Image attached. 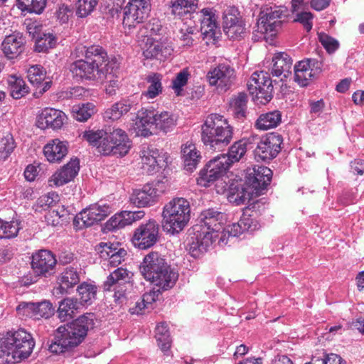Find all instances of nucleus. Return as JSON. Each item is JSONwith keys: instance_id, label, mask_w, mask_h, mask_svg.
I'll use <instances>...</instances> for the list:
<instances>
[{"instance_id": "4468645a", "label": "nucleus", "mask_w": 364, "mask_h": 364, "mask_svg": "<svg viewBox=\"0 0 364 364\" xmlns=\"http://www.w3.org/2000/svg\"><path fill=\"white\" fill-rule=\"evenodd\" d=\"M111 213V208L106 204L99 203L90 205L79 213L74 219V223L79 228L90 227L104 220Z\"/></svg>"}, {"instance_id": "6e6d98bb", "label": "nucleus", "mask_w": 364, "mask_h": 364, "mask_svg": "<svg viewBox=\"0 0 364 364\" xmlns=\"http://www.w3.org/2000/svg\"><path fill=\"white\" fill-rule=\"evenodd\" d=\"M247 97L245 93H239L230 102V107L236 117L240 118L245 115Z\"/></svg>"}, {"instance_id": "79ce46f5", "label": "nucleus", "mask_w": 364, "mask_h": 364, "mask_svg": "<svg viewBox=\"0 0 364 364\" xmlns=\"http://www.w3.org/2000/svg\"><path fill=\"white\" fill-rule=\"evenodd\" d=\"M249 142L247 139H242L237 141H235L228 150V154H220V156H223L227 160V163L229 167L235 162L239 161L242 157L245 154L247 145Z\"/></svg>"}, {"instance_id": "2eb2a0df", "label": "nucleus", "mask_w": 364, "mask_h": 364, "mask_svg": "<svg viewBox=\"0 0 364 364\" xmlns=\"http://www.w3.org/2000/svg\"><path fill=\"white\" fill-rule=\"evenodd\" d=\"M208 80L219 92H225L230 88L235 79V70L227 63H220L208 71Z\"/></svg>"}, {"instance_id": "c9c22d12", "label": "nucleus", "mask_w": 364, "mask_h": 364, "mask_svg": "<svg viewBox=\"0 0 364 364\" xmlns=\"http://www.w3.org/2000/svg\"><path fill=\"white\" fill-rule=\"evenodd\" d=\"M135 105L134 102L129 98L122 99L105 111L104 118L117 120L127 114Z\"/></svg>"}, {"instance_id": "e2e57ef3", "label": "nucleus", "mask_w": 364, "mask_h": 364, "mask_svg": "<svg viewBox=\"0 0 364 364\" xmlns=\"http://www.w3.org/2000/svg\"><path fill=\"white\" fill-rule=\"evenodd\" d=\"M303 10L301 9L299 11L292 12V14H296L294 21L302 24L304 28L307 32H309L312 29L314 15L310 11Z\"/></svg>"}, {"instance_id": "6e6552de", "label": "nucleus", "mask_w": 364, "mask_h": 364, "mask_svg": "<svg viewBox=\"0 0 364 364\" xmlns=\"http://www.w3.org/2000/svg\"><path fill=\"white\" fill-rule=\"evenodd\" d=\"M288 9L282 6H265L261 9L256 29L253 33L255 41L266 40L276 36L281 27L282 18L287 16Z\"/></svg>"}, {"instance_id": "3c124183", "label": "nucleus", "mask_w": 364, "mask_h": 364, "mask_svg": "<svg viewBox=\"0 0 364 364\" xmlns=\"http://www.w3.org/2000/svg\"><path fill=\"white\" fill-rule=\"evenodd\" d=\"M47 0H17V6L22 11L41 14L44 11Z\"/></svg>"}, {"instance_id": "338daca9", "label": "nucleus", "mask_w": 364, "mask_h": 364, "mask_svg": "<svg viewBox=\"0 0 364 364\" xmlns=\"http://www.w3.org/2000/svg\"><path fill=\"white\" fill-rule=\"evenodd\" d=\"M73 14V9L70 5L59 4L55 11L57 19L62 23H67Z\"/></svg>"}, {"instance_id": "bb28decb", "label": "nucleus", "mask_w": 364, "mask_h": 364, "mask_svg": "<svg viewBox=\"0 0 364 364\" xmlns=\"http://www.w3.org/2000/svg\"><path fill=\"white\" fill-rule=\"evenodd\" d=\"M79 170V160L77 159H71L51 176L48 180L49 186L59 187L70 182L77 175Z\"/></svg>"}, {"instance_id": "f8f14e48", "label": "nucleus", "mask_w": 364, "mask_h": 364, "mask_svg": "<svg viewBox=\"0 0 364 364\" xmlns=\"http://www.w3.org/2000/svg\"><path fill=\"white\" fill-rule=\"evenodd\" d=\"M228 159L223 156H218L211 159L200 170L197 183L199 186L208 187L219 180L230 168L227 163Z\"/></svg>"}, {"instance_id": "a18cd8bd", "label": "nucleus", "mask_w": 364, "mask_h": 364, "mask_svg": "<svg viewBox=\"0 0 364 364\" xmlns=\"http://www.w3.org/2000/svg\"><path fill=\"white\" fill-rule=\"evenodd\" d=\"M161 80L162 77L159 74L151 73L149 75L146 80L149 85L147 90L142 93V96L146 100H152L159 95L163 90Z\"/></svg>"}, {"instance_id": "1a4fd4ad", "label": "nucleus", "mask_w": 364, "mask_h": 364, "mask_svg": "<svg viewBox=\"0 0 364 364\" xmlns=\"http://www.w3.org/2000/svg\"><path fill=\"white\" fill-rule=\"evenodd\" d=\"M247 88L253 100L259 103L265 105L272 97L273 86L267 72H254L248 82Z\"/></svg>"}, {"instance_id": "13d9d810", "label": "nucleus", "mask_w": 364, "mask_h": 364, "mask_svg": "<svg viewBox=\"0 0 364 364\" xmlns=\"http://www.w3.org/2000/svg\"><path fill=\"white\" fill-rule=\"evenodd\" d=\"M191 76L188 68H183L178 73L172 81V88L177 96L181 95L183 87L187 84L188 80Z\"/></svg>"}, {"instance_id": "20e7f679", "label": "nucleus", "mask_w": 364, "mask_h": 364, "mask_svg": "<svg viewBox=\"0 0 364 364\" xmlns=\"http://www.w3.org/2000/svg\"><path fill=\"white\" fill-rule=\"evenodd\" d=\"M35 341L23 328L9 331L0 339V358L8 364H15L27 358L32 353Z\"/></svg>"}, {"instance_id": "72a5a7b5", "label": "nucleus", "mask_w": 364, "mask_h": 364, "mask_svg": "<svg viewBox=\"0 0 364 364\" xmlns=\"http://www.w3.org/2000/svg\"><path fill=\"white\" fill-rule=\"evenodd\" d=\"M27 77L33 86L40 89V94L47 91L51 86V81H46V72L40 65L31 66L27 70Z\"/></svg>"}, {"instance_id": "b1692460", "label": "nucleus", "mask_w": 364, "mask_h": 364, "mask_svg": "<svg viewBox=\"0 0 364 364\" xmlns=\"http://www.w3.org/2000/svg\"><path fill=\"white\" fill-rule=\"evenodd\" d=\"M154 109L141 108L138 111L133 128L137 136L148 137L156 134Z\"/></svg>"}, {"instance_id": "2f4dec72", "label": "nucleus", "mask_w": 364, "mask_h": 364, "mask_svg": "<svg viewBox=\"0 0 364 364\" xmlns=\"http://www.w3.org/2000/svg\"><path fill=\"white\" fill-rule=\"evenodd\" d=\"M181 155L184 168L193 172L201 160L200 152L192 141H187L181 146Z\"/></svg>"}, {"instance_id": "bf43d9fd", "label": "nucleus", "mask_w": 364, "mask_h": 364, "mask_svg": "<svg viewBox=\"0 0 364 364\" xmlns=\"http://www.w3.org/2000/svg\"><path fill=\"white\" fill-rule=\"evenodd\" d=\"M121 225L123 228L132 225L133 223L141 219L144 216V212L139 211H122L117 213Z\"/></svg>"}, {"instance_id": "ddd939ff", "label": "nucleus", "mask_w": 364, "mask_h": 364, "mask_svg": "<svg viewBox=\"0 0 364 364\" xmlns=\"http://www.w3.org/2000/svg\"><path fill=\"white\" fill-rule=\"evenodd\" d=\"M159 227L154 220L141 224L134 233L132 241L135 247L146 250L156 244L159 237Z\"/></svg>"}, {"instance_id": "6ab92c4d", "label": "nucleus", "mask_w": 364, "mask_h": 364, "mask_svg": "<svg viewBox=\"0 0 364 364\" xmlns=\"http://www.w3.org/2000/svg\"><path fill=\"white\" fill-rule=\"evenodd\" d=\"M200 32L203 38L214 43L220 34L216 11L213 8H204L200 11Z\"/></svg>"}, {"instance_id": "0eeeda50", "label": "nucleus", "mask_w": 364, "mask_h": 364, "mask_svg": "<svg viewBox=\"0 0 364 364\" xmlns=\"http://www.w3.org/2000/svg\"><path fill=\"white\" fill-rule=\"evenodd\" d=\"M162 218V227L165 232L171 235L180 232L191 218L189 202L183 198H173L164 206Z\"/></svg>"}, {"instance_id": "412c9836", "label": "nucleus", "mask_w": 364, "mask_h": 364, "mask_svg": "<svg viewBox=\"0 0 364 364\" xmlns=\"http://www.w3.org/2000/svg\"><path fill=\"white\" fill-rule=\"evenodd\" d=\"M57 260L49 250H41L32 255L31 267L38 276L48 277L54 273Z\"/></svg>"}, {"instance_id": "5701e85b", "label": "nucleus", "mask_w": 364, "mask_h": 364, "mask_svg": "<svg viewBox=\"0 0 364 364\" xmlns=\"http://www.w3.org/2000/svg\"><path fill=\"white\" fill-rule=\"evenodd\" d=\"M321 72V63L315 59L299 61L294 66V80L301 86L308 85L310 80Z\"/></svg>"}, {"instance_id": "cd10ccee", "label": "nucleus", "mask_w": 364, "mask_h": 364, "mask_svg": "<svg viewBox=\"0 0 364 364\" xmlns=\"http://www.w3.org/2000/svg\"><path fill=\"white\" fill-rule=\"evenodd\" d=\"M25 43L22 33L14 32L6 36L1 43V50L8 59H16L23 52Z\"/></svg>"}, {"instance_id": "c85d7f7f", "label": "nucleus", "mask_w": 364, "mask_h": 364, "mask_svg": "<svg viewBox=\"0 0 364 364\" xmlns=\"http://www.w3.org/2000/svg\"><path fill=\"white\" fill-rule=\"evenodd\" d=\"M97 66L90 64L87 59L77 60L70 65V71L75 77L89 80H104V76L100 75Z\"/></svg>"}, {"instance_id": "9b49d317", "label": "nucleus", "mask_w": 364, "mask_h": 364, "mask_svg": "<svg viewBox=\"0 0 364 364\" xmlns=\"http://www.w3.org/2000/svg\"><path fill=\"white\" fill-rule=\"evenodd\" d=\"M85 59L92 65L97 66L100 75L104 76L117 71L119 63L115 57L109 58L107 51L100 46L93 45L86 48Z\"/></svg>"}, {"instance_id": "774afa93", "label": "nucleus", "mask_w": 364, "mask_h": 364, "mask_svg": "<svg viewBox=\"0 0 364 364\" xmlns=\"http://www.w3.org/2000/svg\"><path fill=\"white\" fill-rule=\"evenodd\" d=\"M240 224H242V228H243L245 232H253L259 228V224L256 220H255L252 218V215H248L247 213L242 214L240 219Z\"/></svg>"}, {"instance_id": "39448f33", "label": "nucleus", "mask_w": 364, "mask_h": 364, "mask_svg": "<svg viewBox=\"0 0 364 364\" xmlns=\"http://www.w3.org/2000/svg\"><path fill=\"white\" fill-rule=\"evenodd\" d=\"M144 277L163 290L172 288L178 278V274L158 252L146 255L140 265Z\"/></svg>"}, {"instance_id": "f3484780", "label": "nucleus", "mask_w": 364, "mask_h": 364, "mask_svg": "<svg viewBox=\"0 0 364 364\" xmlns=\"http://www.w3.org/2000/svg\"><path fill=\"white\" fill-rule=\"evenodd\" d=\"M223 31L232 40H239L245 33V24L238 9L235 6L228 8L223 16Z\"/></svg>"}, {"instance_id": "473e14b6", "label": "nucleus", "mask_w": 364, "mask_h": 364, "mask_svg": "<svg viewBox=\"0 0 364 364\" xmlns=\"http://www.w3.org/2000/svg\"><path fill=\"white\" fill-rule=\"evenodd\" d=\"M80 282V274L76 268L66 267L58 276L59 287L56 288L57 294H67L68 290L73 289Z\"/></svg>"}, {"instance_id": "a878e982", "label": "nucleus", "mask_w": 364, "mask_h": 364, "mask_svg": "<svg viewBox=\"0 0 364 364\" xmlns=\"http://www.w3.org/2000/svg\"><path fill=\"white\" fill-rule=\"evenodd\" d=\"M66 119L65 114L61 110L46 107L43 109L37 117V126L41 129L50 128L60 129Z\"/></svg>"}, {"instance_id": "c03bdc74", "label": "nucleus", "mask_w": 364, "mask_h": 364, "mask_svg": "<svg viewBox=\"0 0 364 364\" xmlns=\"http://www.w3.org/2000/svg\"><path fill=\"white\" fill-rule=\"evenodd\" d=\"M155 338L158 346L165 355H169L171 340L167 324L165 322L159 323L155 329Z\"/></svg>"}, {"instance_id": "e433bc0d", "label": "nucleus", "mask_w": 364, "mask_h": 364, "mask_svg": "<svg viewBox=\"0 0 364 364\" xmlns=\"http://www.w3.org/2000/svg\"><path fill=\"white\" fill-rule=\"evenodd\" d=\"M197 7L198 0H171L169 2L171 14L179 18L195 12Z\"/></svg>"}, {"instance_id": "393cba45", "label": "nucleus", "mask_w": 364, "mask_h": 364, "mask_svg": "<svg viewBox=\"0 0 364 364\" xmlns=\"http://www.w3.org/2000/svg\"><path fill=\"white\" fill-rule=\"evenodd\" d=\"M141 168L149 175L154 174L159 171V168L167 164L165 154H162L157 149H147L143 150L141 154Z\"/></svg>"}, {"instance_id": "58836bf2", "label": "nucleus", "mask_w": 364, "mask_h": 364, "mask_svg": "<svg viewBox=\"0 0 364 364\" xmlns=\"http://www.w3.org/2000/svg\"><path fill=\"white\" fill-rule=\"evenodd\" d=\"M282 122V114L274 110L261 114L255 122V127L259 130H268L277 127Z\"/></svg>"}, {"instance_id": "37998d69", "label": "nucleus", "mask_w": 364, "mask_h": 364, "mask_svg": "<svg viewBox=\"0 0 364 364\" xmlns=\"http://www.w3.org/2000/svg\"><path fill=\"white\" fill-rule=\"evenodd\" d=\"M78 309L79 303L77 299L73 298L64 299L59 304L58 317L62 321L69 320L75 316Z\"/></svg>"}, {"instance_id": "7c9ffc66", "label": "nucleus", "mask_w": 364, "mask_h": 364, "mask_svg": "<svg viewBox=\"0 0 364 364\" xmlns=\"http://www.w3.org/2000/svg\"><path fill=\"white\" fill-rule=\"evenodd\" d=\"M43 154L49 162H60L68 154V143L59 139H52L44 146Z\"/></svg>"}, {"instance_id": "4c0bfd02", "label": "nucleus", "mask_w": 364, "mask_h": 364, "mask_svg": "<svg viewBox=\"0 0 364 364\" xmlns=\"http://www.w3.org/2000/svg\"><path fill=\"white\" fill-rule=\"evenodd\" d=\"M132 277V272L127 269L119 267L114 270L107 277L104 282L103 288L106 291H110L114 285H126Z\"/></svg>"}, {"instance_id": "49530a36", "label": "nucleus", "mask_w": 364, "mask_h": 364, "mask_svg": "<svg viewBox=\"0 0 364 364\" xmlns=\"http://www.w3.org/2000/svg\"><path fill=\"white\" fill-rule=\"evenodd\" d=\"M249 193L241 183H232L228 188V200L236 205L244 204Z\"/></svg>"}, {"instance_id": "5fc2aeb1", "label": "nucleus", "mask_w": 364, "mask_h": 364, "mask_svg": "<svg viewBox=\"0 0 364 364\" xmlns=\"http://www.w3.org/2000/svg\"><path fill=\"white\" fill-rule=\"evenodd\" d=\"M162 26L161 21L158 18L150 19L141 29L140 33L141 36L144 37L142 41L148 38H154L155 36H159L161 31Z\"/></svg>"}, {"instance_id": "864d4df0", "label": "nucleus", "mask_w": 364, "mask_h": 364, "mask_svg": "<svg viewBox=\"0 0 364 364\" xmlns=\"http://www.w3.org/2000/svg\"><path fill=\"white\" fill-rule=\"evenodd\" d=\"M95 112V105L92 103L82 104L73 107V117L79 122L87 121Z\"/></svg>"}, {"instance_id": "f03ea898", "label": "nucleus", "mask_w": 364, "mask_h": 364, "mask_svg": "<svg viewBox=\"0 0 364 364\" xmlns=\"http://www.w3.org/2000/svg\"><path fill=\"white\" fill-rule=\"evenodd\" d=\"M81 136L104 156H124L132 146L127 132L119 128L114 129L111 132L104 129H89L83 132Z\"/></svg>"}, {"instance_id": "a19ab883", "label": "nucleus", "mask_w": 364, "mask_h": 364, "mask_svg": "<svg viewBox=\"0 0 364 364\" xmlns=\"http://www.w3.org/2000/svg\"><path fill=\"white\" fill-rule=\"evenodd\" d=\"M154 124L156 127V132L161 131L167 133L176 127V119L175 116L168 112H159L154 109Z\"/></svg>"}, {"instance_id": "8fccbe9b", "label": "nucleus", "mask_w": 364, "mask_h": 364, "mask_svg": "<svg viewBox=\"0 0 364 364\" xmlns=\"http://www.w3.org/2000/svg\"><path fill=\"white\" fill-rule=\"evenodd\" d=\"M22 228L18 220L6 221L0 219V239H11L18 235Z\"/></svg>"}, {"instance_id": "7ed1b4c3", "label": "nucleus", "mask_w": 364, "mask_h": 364, "mask_svg": "<svg viewBox=\"0 0 364 364\" xmlns=\"http://www.w3.org/2000/svg\"><path fill=\"white\" fill-rule=\"evenodd\" d=\"M95 315L85 314L71 323L59 326L49 350L55 354L77 346L84 340L89 329L94 326Z\"/></svg>"}, {"instance_id": "4d7b16f0", "label": "nucleus", "mask_w": 364, "mask_h": 364, "mask_svg": "<svg viewBox=\"0 0 364 364\" xmlns=\"http://www.w3.org/2000/svg\"><path fill=\"white\" fill-rule=\"evenodd\" d=\"M56 44V38L52 33H43L36 41L35 50L37 52H46Z\"/></svg>"}, {"instance_id": "f704fd0d", "label": "nucleus", "mask_w": 364, "mask_h": 364, "mask_svg": "<svg viewBox=\"0 0 364 364\" xmlns=\"http://www.w3.org/2000/svg\"><path fill=\"white\" fill-rule=\"evenodd\" d=\"M273 67L272 73L274 76L287 78L291 74L292 60L289 54L279 52L273 58Z\"/></svg>"}, {"instance_id": "09e8293b", "label": "nucleus", "mask_w": 364, "mask_h": 364, "mask_svg": "<svg viewBox=\"0 0 364 364\" xmlns=\"http://www.w3.org/2000/svg\"><path fill=\"white\" fill-rule=\"evenodd\" d=\"M28 310L33 312V316L36 318H49L54 313V308L53 304L48 301H44L39 303H29L26 304Z\"/></svg>"}, {"instance_id": "aec40b11", "label": "nucleus", "mask_w": 364, "mask_h": 364, "mask_svg": "<svg viewBox=\"0 0 364 364\" xmlns=\"http://www.w3.org/2000/svg\"><path fill=\"white\" fill-rule=\"evenodd\" d=\"M272 177V171L267 166L255 165L246 170V182L257 193L267 188Z\"/></svg>"}, {"instance_id": "4be33fe9", "label": "nucleus", "mask_w": 364, "mask_h": 364, "mask_svg": "<svg viewBox=\"0 0 364 364\" xmlns=\"http://www.w3.org/2000/svg\"><path fill=\"white\" fill-rule=\"evenodd\" d=\"M101 259L104 260V267H115L125 260L127 250L117 245L101 242L96 247Z\"/></svg>"}, {"instance_id": "dca6fc26", "label": "nucleus", "mask_w": 364, "mask_h": 364, "mask_svg": "<svg viewBox=\"0 0 364 364\" xmlns=\"http://www.w3.org/2000/svg\"><path fill=\"white\" fill-rule=\"evenodd\" d=\"M163 183L158 181L155 185L146 183L141 188L133 190L130 201L139 208L153 205L164 190L161 188Z\"/></svg>"}, {"instance_id": "423d86ee", "label": "nucleus", "mask_w": 364, "mask_h": 364, "mask_svg": "<svg viewBox=\"0 0 364 364\" xmlns=\"http://www.w3.org/2000/svg\"><path fill=\"white\" fill-rule=\"evenodd\" d=\"M234 129L224 116L209 114L201 125V140L203 144L214 150H221L232 140Z\"/></svg>"}, {"instance_id": "9d476101", "label": "nucleus", "mask_w": 364, "mask_h": 364, "mask_svg": "<svg viewBox=\"0 0 364 364\" xmlns=\"http://www.w3.org/2000/svg\"><path fill=\"white\" fill-rule=\"evenodd\" d=\"M150 0H130L123 9V26L129 32L148 18L151 11Z\"/></svg>"}, {"instance_id": "c756f323", "label": "nucleus", "mask_w": 364, "mask_h": 364, "mask_svg": "<svg viewBox=\"0 0 364 364\" xmlns=\"http://www.w3.org/2000/svg\"><path fill=\"white\" fill-rule=\"evenodd\" d=\"M143 54L147 59L156 58L162 60L171 53V49L160 42L156 38L145 39Z\"/></svg>"}, {"instance_id": "de8ad7c7", "label": "nucleus", "mask_w": 364, "mask_h": 364, "mask_svg": "<svg viewBox=\"0 0 364 364\" xmlns=\"http://www.w3.org/2000/svg\"><path fill=\"white\" fill-rule=\"evenodd\" d=\"M97 288L93 283L84 282L77 288L81 304L90 305L96 299Z\"/></svg>"}, {"instance_id": "603ef678", "label": "nucleus", "mask_w": 364, "mask_h": 364, "mask_svg": "<svg viewBox=\"0 0 364 364\" xmlns=\"http://www.w3.org/2000/svg\"><path fill=\"white\" fill-rule=\"evenodd\" d=\"M16 148V143L11 134L0 138V162L6 161Z\"/></svg>"}, {"instance_id": "69168bd1", "label": "nucleus", "mask_w": 364, "mask_h": 364, "mask_svg": "<svg viewBox=\"0 0 364 364\" xmlns=\"http://www.w3.org/2000/svg\"><path fill=\"white\" fill-rule=\"evenodd\" d=\"M115 73L116 71H114L110 74H107L104 77V79L106 78L107 80L105 92L109 95H115L120 85L119 77L116 75Z\"/></svg>"}, {"instance_id": "680f3d73", "label": "nucleus", "mask_w": 364, "mask_h": 364, "mask_svg": "<svg viewBox=\"0 0 364 364\" xmlns=\"http://www.w3.org/2000/svg\"><path fill=\"white\" fill-rule=\"evenodd\" d=\"M318 41L328 54L334 53L339 48V42L325 33H318Z\"/></svg>"}, {"instance_id": "0e129e2a", "label": "nucleus", "mask_w": 364, "mask_h": 364, "mask_svg": "<svg viewBox=\"0 0 364 364\" xmlns=\"http://www.w3.org/2000/svg\"><path fill=\"white\" fill-rule=\"evenodd\" d=\"M195 29L192 27H185L180 30V44L181 46L188 48L193 46L195 41L193 36Z\"/></svg>"}, {"instance_id": "ea45409f", "label": "nucleus", "mask_w": 364, "mask_h": 364, "mask_svg": "<svg viewBox=\"0 0 364 364\" xmlns=\"http://www.w3.org/2000/svg\"><path fill=\"white\" fill-rule=\"evenodd\" d=\"M7 82L11 96L16 100L22 98L29 92L28 86L20 76L16 75H9Z\"/></svg>"}, {"instance_id": "f257e3e1", "label": "nucleus", "mask_w": 364, "mask_h": 364, "mask_svg": "<svg viewBox=\"0 0 364 364\" xmlns=\"http://www.w3.org/2000/svg\"><path fill=\"white\" fill-rule=\"evenodd\" d=\"M199 221L200 224L193 228V234L189 242L190 252L193 257L206 252L217 240L219 245L226 242L224 225L227 217L225 213L209 208L200 213Z\"/></svg>"}, {"instance_id": "052dcab7", "label": "nucleus", "mask_w": 364, "mask_h": 364, "mask_svg": "<svg viewBox=\"0 0 364 364\" xmlns=\"http://www.w3.org/2000/svg\"><path fill=\"white\" fill-rule=\"evenodd\" d=\"M98 3V0H77V15L84 18L90 14Z\"/></svg>"}, {"instance_id": "a211bd4d", "label": "nucleus", "mask_w": 364, "mask_h": 364, "mask_svg": "<svg viewBox=\"0 0 364 364\" xmlns=\"http://www.w3.org/2000/svg\"><path fill=\"white\" fill-rule=\"evenodd\" d=\"M283 139L277 133H269L263 136L257 143L255 155L262 161L275 158L281 150Z\"/></svg>"}]
</instances>
